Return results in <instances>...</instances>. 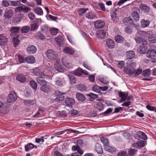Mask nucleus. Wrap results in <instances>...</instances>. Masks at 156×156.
Instances as JSON below:
<instances>
[{
    "mask_svg": "<svg viewBox=\"0 0 156 156\" xmlns=\"http://www.w3.org/2000/svg\"><path fill=\"white\" fill-rule=\"evenodd\" d=\"M139 35L143 37H146L148 41L152 43H156V37L152 36L150 33H148L145 31H140L138 32Z\"/></svg>",
    "mask_w": 156,
    "mask_h": 156,
    "instance_id": "nucleus-1",
    "label": "nucleus"
},
{
    "mask_svg": "<svg viewBox=\"0 0 156 156\" xmlns=\"http://www.w3.org/2000/svg\"><path fill=\"white\" fill-rule=\"evenodd\" d=\"M147 57L149 58L150 60L152 62H156V51L154 50H149L146 54Z\"/></svg>",
    "mask_w": 156,
    "mask_h": 156,
    "instance_id": "nucleus-2",
    "label": "nucleus"
},
{
    "mask_svg": "<svg viewBox=\"0 0 156 156\" xmlns=\"http://www.w3.org/2000/svg\"><path fill=\"white\" fill-rule=\"evenodd\" d=\"M46 55L47 58L50 59L58 60V58L55 51L52 49L48 50L46 51Z\"/></svg>",
    "mask_w": 156,
    "mask_h": 156,
    "instance_id": "nucleus-3",
    "label": "nucleus"
},
{
    "mask_svg": "<svg viewBox=\"0 0 156 156\" xmlns=\"http://www.w3.org/2000/svg\"><path fill=\"white\" fill-rule=\"evenodd\" d=\"M17 99L16 93L14 91L11 92L7 97V101L9 103L15 101Z\"/></svg>",
    "mask_w": 156,
    "mask_h": 156,
    "instance_id": "nucleus-4",
    "label": "nucleus"
},
{
    "mask_svg": "<svg viewBox=\"0 0 156 156\" xmlns=\"http://www.w3.org/2000/svg\"><path fill=\"white\" fill-rule=\"evenodd\" d=\"M140 12V10L138 8H136L135 9V11L131 13V17L133 20L134 21H138L140 19V16L138 12Z\"/></svg>",
    "mask_w": 156,
    "mask_h": 156,
    "instance_id": "nucleus-5",
    "label": "nucleus"
},
{
    "mask_svg": "<svg viewBox=\"0 0 156 156\" xmlns=\"http://www.w3.org/2000/svg\"><path fill=\"white\" fill-rule=\"evenodd\" d=\"M106 34V31L102 30H98L96 33V35L97 37L101 39L105 37Z\"/></svg>",
    "mask_w": 156,
    "mask_h": 156,
    "instance_id": "nucleus-6",
    "label": "nucleus"
},
{
    "mask_svg": "<svg viewBox=\"0 0 156 156\" xmlns=\"http://www.w3.org/2000/svg\"><path fill=\"white\" fill-rule=\"evenodd\" d=\"M27 50L28 53L30 55L35 53L37 51V48L34 46L30 45L27 48Z\"/></svg>",
    "mask_w": 156,
    "mask_h": 156,
    "instance_id": "nucleus-7",
    "label": "nucleus"
},
{
    "mask_svg": "<svg viewBox=\"0 0 156 156\" xmlns=\"http://www.w3.org/2000/svg\"><path fill=\"white\" fill-rule=\"evenodd\" d=\"M8 42V38L5 36L4 34H0V44L4 46Z\"/></svg>",
    "mask_w": 156,
    "mask_h": 156,
    "instance_id": "nucleus-8",
    "label": "nucleus"
},
{
    "mask_svg": "<svg viewBox=\"0 0 156 156\" xmlns=\"http://www.w3.org/2000/svg\"><path fill=\"white\" fill-rule=\"evenodd\" d=\"M59 58H58V60H55L56 62L55 64V68L56 70H58L60 72H63L64 71V69L62 68L60 64V62L59 61Z\"/></svg>",
    "mask_w": 156,
    "mask_h": 156,
    "instance_id": "nucleus-9",
    "label": "nucleus"
},
{
    "mask_svg": "<svg viewBox=\"0 0 156 156\" xmlns=\"http://www.w3.org/2000/svg\"><path fill=\"white\" fill-rule=\"evenodd\" d=\"M106 44L109 48L112 49L115 47V42L112 40L107 39H106Z\"/></svg>",
    "mask_w": 156,
    "mask_h": 156,
    "instance_id": "nucleus-10",
    "label": "nucleus"
},
{
    "mask_svg": "<svg viewBox=\"0 0 156 156\" xmlns=\"http://www.w3.org/2000/svg\"><path fill=\"white\" fill-rule=\"evenodd\" d=\"M13 15V12L11 9L7 10L4 13V17L5 19H8L11 18Z\"/></svg>",
    "mask_w": 156,
    "mask_h": 156,
    "instance_id": "nucleus-11",
    "label": "nucleus"
},
{
    "mask_svg": "<svg viewBox=\"0 0 156 156\" xmlns=\"http://www.w3.org/2000/svg\"><path fill=\"white\" fill-rule=\"evenodd\" d=\"M24 147L25 151L26 152H28L34 148H37V147L36 146L34 145L31 143H29L25 145Z\"/></svg>",
    "mask_w": 156,
    "mask_h": 156,
    "instance_id": "nucleus-12",
    "label": "nucleus"
},
{
    "mask_svg": "<svg viewBox=\"0 0 156 156\" xmlns=\"http://www.w3.org/2000/svg\"><path fill=\"white\" fill-rule=\"evenodd\" d=\"M74 103V100L73 98L68 97L66 98L65 100V103L68 106H71L72 107L71 105H73Z\"/></svg>",
    "mask_w": 156,
    "mask_h": 156,
    "instance_id": "nucleus-13",
    "label": "nucleus"
},
{
    "mask_svg": "<svg viewBox=\"0 0 156 156\" xmlns=\"http://www.w3.org/2000/svg\"><path fill=\"white\" fill-rule=\"evenodd\" d=\"M63 52L66 54L70 55H73L74 54L75 51L72 48L69 47H65L63 49Z\"/></svg>",
    "mask_w": 156,
    "mask_h": 156,
    "instance_id": "nucleus-14",
    "label": "nucleus"
},
{
    "mask_svg": "<svg viewBox=\"0 0 156 156\" xmlns=\"http://www.w3.org/2000/svg\"><path fill=\"white\" fill-rule=\"evenodd\" d=\"M36 80L37 83L42 86L46 85L47 84V82L42 77H38L37 78Z\"/></svg>",
    "mask_w": 156,
    "mask_h": 156,
    "instance_id": "nucleus-15",
    "label": "nucleus"
},
{
    "mask_svg": "<svg viewBox=\"0 0 156 156\" xmlns=\"http://www.w3.org/2000/svg\"><path fill=\"white\" fill-rule=\"evenodd\" d=\"M105 25V23L103 21L98 20L94 23V26L97 28H101L103 27Z\"/></svg>",
    "mask_w": 156,
    "mask_h": 156,
    "instance_id": "nucleus-16",
    "label": "nucleus"
},
{
    "mask_svg": "<svg viewBox=\"0 0 156 156\" xmlns=\"http://www.w3.org/2000/svg\"><path fill=\"white\" fill-rule=\"evenodd\" d=\"M124 71L127 74L131 75L134 73L135 69L133 67L130 68L128 67H125Z\"/></svg>",
    "mask_w": 156,
    "mask_h": 156,
    "instance_id": "nucleus-17",
    "label": "nucleus"
},
{
    "mask_svg": "<svg viewBox=\"0 0 156 156\" xmlns=\"http://www.w3.org/2000/svg\"><path fill=\"white\" fill-rule=\"evenodd\" d=\"M119 97L121 98L119 101L120 103H122L126 101L128 96L127 94H125L121 91L119 92Z\"/></svg>",
    "mask_w": 156,
    "mask_h": 156,
    "instance_id": "nucleus-18",
    "label": "nucleus"
},
{
    "mask_svg": "<svg viewBox=\"0 0 156 156\" xmlns=\"http://www.w3.org/2000/svg\"><path fill=\"white\" fill-rule=\"evenodd\" d=\"M67 131H70L72 133H75L78 134L79 133V132L77 130H74L72 129H66L63 130L61 131H58L56 132V134L57 135H60L62 134H63L64 133L66 132Z\"/></svg>",
    "mask_w": 156,
    "mask_h": 156,
    "instance_id": "nucleus-19",
    "label": "nucleus"
},
{
    "mask_svg": "<svg viewBox=\"0 0 156 156\" xmlns=\"http://www.w3.org/2000/svg\"><path fill=\"white\" fill-rule=\"evenodd\" d=\"M83 73H84L85 75H87L88 74L87 72L84 73L82 69L80 68H78L74 72V74L75 75L79 76H81Z\"/></svg>",
    "mask_w": 156,
    "mask_h": 156,
    "instance_id": "nucleus-20",
    "label": "nucleus"
},
{
    "mask_svg": "<svg viewBox=\"0 0 156 156\" xmlns=\"http://www.w3.org/2000/svg\"><path fill=\"white\" fill-rule=\"evenodd\" d=\"M141 25L142 27L145 28L148 26L150 23L149 20L142 19L141 20Z\"/></svg>",
    "mask_w": 156,
    "mask_h": 156,
    "instance_id": "nucleus-21",
    "label": "nucleus"
},
{
    "mask_svg": "<svg viewBox=\"0 0 156 156\" xmlns=\"http://www.w3.org/2000/svg\"><path fill=\"white\" fill-rule=\"evenodd\" d=\"M95 150L98 154H101L103 152L102 147L99 144H96L95 145Z\"/></svg>",
    "mask_w": 156,
    "mask_h": 156,
    "instance_id": "nucleus-22",
    "label": "nucleus"
},
{
    "mask_svg": "<svg viewBox=\"0 0 156 156\" xmlns=\"http://www.w3.org/2000/svg\"><path fill=\"white\" fill-rule=\"evenodd\" d=\"M123 21L126 25H131L133 24V21L132 19L129 17H126L124 18Z\"/></svg>",
    "mask_w": 156,
    "mask_h": 156,
    "instance_id": "nucleus-23",
    "label": "nucleus"
},
{
    "mask_svg": "<svg viewBox=\"0 0 156 156\" xmlns=\"http://www.w3.org/2000/svg\"><path fill=\"white\" fill-rule=\"evenodd\" d=\"M86 18L89 20L93 19L96 17V15L91 12L87 13L85 15Z\"/></svg>",
    "mask_w": 156,
    "mask_h": 156,
    "instance_id": "nucleus-24",
    "label": "nucleus"
},
{
    "mask_svg": "<svg viewBox=\"0 0 156 156\" xmlns=\"http://www.w3.org/2000/svg\"><path fill=\"white\" fill-rule=\"evenodd\" d=\"M26 61L28 63L33 64L35 62L34 57L33 56H29L25 58Z\"/></svg>",
    "mask_w": 156,
    "mask_h": 156,
    "instance_id": "nucleus-25",
    "label": "nucleus"
},
{
    "mask_svg": "<svg viewBox=\"0 0 156 156\" xmlns=\"http://www.w3.org/2000/svg\"><path fill=\"white\" fill-rule=\"evenodd\" d=\"M137 51L140 53L143 54L147 51V48L143 45H140L138 48Z\"/></svg>",
    "mask_w": 156,
    "mask_h": 156,
    "instance_id": "nucleus-26",
    "label": "nucleus"
},
{
    "mask_svg": "<svg viewBox=\"0 0 156 156\" xmlns=\"http://www.w3.org/2000/svg\"><path fill=\"white\" fill-rule=\"evenodd\" d=\"M33 11L38 15L42 16L43 14V11L41 8L36 7L33 9Z\"/></svg>",
    "mask_w": 156,
    "mask_h": 156,
    "instance_id": "nucleus-27",
    "label": "nucleus"
},
{
    "mask_svg": "<svg viewBox=\"0 0 156 156\" xmlns=\"http://www.w3.org/2000/svg\"><path fill=\"white\" fill-rule=\"evenodd\" d=\"M126 56L127 59H131L135 56L134 51H127L126 52Z\"/></svg>",
    "mask_w": 156,
    "mask_h": 156,
    "instance_id": "nucleus-28",
    "label": "nucleus"
},
{
    "mask_svg": "<svg viewBox=\"0 0 156 156\" xmlns=\"http://www.w3.org/2000/svg\"><path fill=\"white\" fill-rule=\"evenodd\" d=\"M20 29V27H12L10 29L11 35L12 36L18 33Z\"/></svg>",
    "mask_w": 156,
    "mask_h": 156,
    "instance_id": "nucleus-29",
    "label": "nucleus"
},
{
    "mask_svg": "<svg viewBox=\"0 0 156 156\" xmlns=\"http://www.w3.org/2000/svg\"><path fill=\"white\" fill-rule=\"evenodd\" d=\"M55 40L58 44L60 46H62L63 43V39L61 36H58L55 38Z\"/></svg>",
    "mask_w": 156,
    "mask_h": 156,
    "instance_id": "nucleus-30",
    "label": "nucleus"
},
{
    "mask_svg": "<svg viewBox=\"0 0 156 156\" xmlns=\"http://www.w3.org/2000/svg\"><path fill=\"white\" fill-rule=\"evenodd\" d=\"M76 96L77 99L80 101H83L86 99L85 96L80 93H77L76 94Z\"/></svg>",
    "mask_w": 156,
    "mask_h": 156,
    "instance_id": "nucleus-31",
    "label": "nucleus"
},
{
    "mask_svg": "<svg viewBox=\"0 0 156 156\" xmlns=\"http://www.w3.org/2000/svg\"><path fill=\"white\" fill-rule=\"evenodd\" d=\"M95 107L99 111H100L103 109L104 105L102 103L98 102L95 105Z\"/></svg>",
    "mask_w": 156,
    "mask_h": 156,
    "instance_id": "nucleus-32",
    "label": "nucleus"
},
{
    "mask_svg": "<svg viewBox=\"0 0 156 156\" xmlns=\"http://www.w3.org/2000/svg\"><path fill=\"white\" fill-rule=\"evenodd\" d=\"M16 79L21 82H23L26 80V77L22 75H18L16 77Z\"/></svg>",
    "mask_w": 156,
    "mask_h": 156,
    "instance_id": "nucleus-33",
    "label": "nucleus"
},
{
    "mask_svg": "<svg viewBox=\"0 0 156 156\" xmlns=\"http://www.w3.org/2000/svg\"><path fill=\"white\" fill-rule=\"evenodd\" d=\"M137 135L139 137L144 140H146L147 139L146 135L144 133L142 132H138L137 133Z\"/></svg>",
    "mask_w": 156,
    "mask_h": 156,
    "instance_id": "nucleus-34",
    "label": "nucleus"
},
{
    "mask_svg": "<svg viewBox=\"0 0 156 156\" xmlns=\"http://www.w3.org/2000/svg\"><path fill=\"white\" fill-rule=\"evenodd\" d=\"M101 142L103 144L104 147L105 146V145H108L109 144V143L108 139L106 137H102L100 139Z\"/></svg>",
    "mask_w": 156,
    "mask_h": 156,
    "instance_id": "nucleus-35",
    "label": "nucleus"
},
{
    "mask_svg": "<svg viewBox=\"0 0 156 156\" xmlns=\"http://www.w3.org/2000/svg\"><path fill=\"white\" fill-rule=\"evenodd\" d=\"M104 148L105 151L109 152H113L115 151V149L113 147L109 146V144L108 145H105V146Z\"/></svg>",
    "mask_w": 156,
    "mask_h": 156,
    "instance_id": "nucleus-36",
    "label": "nucleus"
},
{
    "mask_svg": "<svg viewBox=\"0 0 156 156\" xmlns=\"http://www.w3.org/2000/svg\"><path fill=\"white\" fill-rule=\"evenodd\" d=\"M140 7L141 9L144 10L145 12H148L149 11V7L144 4H140Z\"/></svg>",
    "mask_w": 156,
    "mask_h": 156,
    "instance_id": "nucleus-37",
    "label": "nucleus"
},
{
    "mask_svg": "<svg viewBox=\"0 0 156 156\" xmlns=\"http://www.w3.org/2000/svg\"><path fill=\"white\" fill-rule=\"evenodd\" d=\"M30 30L29 27L28 26H24L22 27L21 30L22 33H26L28 32Z\"/></svg>",
    "mask_w": 156,
    "mask_h": 156,
    "instance_id": "nucleus-38",
    "label": "nucleus"
},
{
    "mask_svg": "<svg viewBox=\"0 0 156 156\" xmlns=\"http://www.w3.org/2000/svg\"><path fill=\"white\" fill-rule=\"evenodd\" d=\"M88 9V8H81L80 9L78 10L79 12V14L80 16H82L86 12Z\"/></svg>",
    "mask_w": 156,
    "mask_h": 156,
    "instance_id": "nucleus-39",
    "label": "nucleus"
},
{
    "mask_svg": "<svg viewBox=\"0 0 156 156\" xmlns=\"http://www.w3.org/2000/svg\"><path fill=\"white\" fill-rule=\"evenodd\" d=\"M12 40L13 44L15 47H16L20 42L19 39L17 37H14L12 38Z\"/></svg>",
    "mask_w": 156,
    "mask_h": 156,
    "instance_id": "nucleus-40",
    "label": "nucleus"
},
{
    "mask_svg": "<svg viewBox=\"0 0 156 156\" xmlns=\"http://www.w3.org/2000/svg\"><path fill=\"white\" fill-rule=\"evenodd\" d=\"M40 89L41 91L45 93L48 92L50 90L49 87L48 86H46V85L41 86L40 88Z\"/></svg>",
    "mask_w": 156,
    "mask_h": 156,
    "instance_id": "nucleus-41",
    "label": "nucleus"
},
{
    "mask_svg": "<svg viewBox=\"0 0 156 156\" xmlns=\"http://www.w3.org/2000/svg\"><path fill=\"white\" fill-rule=\"evenodd\" d=\"M151 70L149 69L144 70L142 73V75L144 76H148L150 74Z\"/></svg>",
    "mask_w": 156,
    "mask_h": 156,
    "instance_id": "nucleus-42",
    "label": "nucleus"
},
{
    "mask_svg": "<svg viewBox=\"0 0 156 156\" xmlns=\"http://www.w3.org/2000/svg\"><path fill=\"white\" fill-rule=\"evenodd\" d=\"M30 84L31 86L33 89L36 90L37 88V84L36 83L34 80H32L30 81Z\"/></svg>",
    "mask_w": 156,
    "mask_h": 156,
    "instance_id": "nucleus-43",
    "label": "nucleus"
},
{
    "mask_svg": "<svg viewBox=\"0 0 156 156\" xmlns=\"http://www.w3.org/2000/svg\"><path fill=\"white\" fill-rule=\"evenodd\" d=\"M62 62L63 64L68 68H70L72 67V64L68 62H65V59L64 58H63L62 60Z\"/></svg>",
    "mask_w": 156,
    "mask_h": 156,
    "instance_id": "nucleus-44",
    "label": "nucleus"
},
{
    "mask_svg": "<svg viewBox=\"0 0 156 156\" xmlns=\"http://www.w3.org/2000/svg\"><path fill=\"white\" fill-rule=\"evenodd\" d=\"M78 88L79 90L81 91H83L86 90V86L82 84H79L78 86Z\"/></svg>",
    "mask_w": 156,
    "mask_h": 156,
    "instance_id": "nucleus-45",
    "label": "nucleus"
},
{
    "mask_svg": "<svg viewBox=\"0 0 156 156\" xmlns=\"http://www.w3.org/2000/svg\"><path fill=\"white\" fill-rule=\"evenodd\" d=\"M64 99V97L62 95H58L55 99V101H63Z\"/></svg>",
    "mask_w": 156,
    "mask_h": 156,
    "instance_id": "nucleus-46",
    "label": "nucleus"
},
{
    "mask_svg": "<svg viewBox=\"0 0 156 156\" xmlns=\"http://www.w3.org/2000/svg\"><path fill=\"white\" fill-rule=\"evenodd\" d=\"M18 60L20 63H22L26 61L25 58L24 57L21 55H18Z\"/></svg>",
    "mask_w": 156,
    "mask_h": 156,
    "instance_id": "nucleus-47",
    "label": "nucleus"
},
{
    "mask_svg": "<svg viewBox=\"0 0 156 156\" xmlns=\"http://www.w3.org/2000/svg\"><path fill=\"white\" fill-rule=\"evenodd\" d=\"M69 77L71 84H74L76 82V79L75 76H69Z\"/></svg>",
    "mask_w": 156,
    "mask_h": 156,
    "instance_id": "nucleus-48",
    "label": "nucleus"
},
{
    "mask_svg": "<svg viewBox=\"0 0 156 156\" xmlns=\"http://www.w3.org/2000/svg\"><path fill=\"white\" fill-rule=\"evenodd\" d=\"M38 27V25L36 23L32 24L31 25L30 29L31 31H35L37 30Z\"/></svg>",
    "mask_w": 156,
    "mask_h": 156,
    "instance_id": "nucleus-49",
    "label": "nucleus"
},
{
    "mask_svg": "<svg viewBox=\"0 0 156 156\" xmlns=\"http://www.w3.org/2000/svg\"><path fill=\"white\" fill-rule=\"evenodd\" d=\"M86 95L90 97V98L95 99L98 98V95L96 94H94L92 93H90L88 94H87Z\"/></svg>",
    "mask_w": 156,
    "mask_h": 156,
    "instance_id": "nucleus-50",
    "label": "nucleus"
},
{
    "mask_svg": "<svg viewBox=\"0 0 156 156\" xmlns=\"http://www.w3.org/2000/svg\"><path fill=\"white\" fill-rule=\"evenodd\" d=\"M123 38V37L119 35L116 36L115 37V42L118 43L120 42L121 41H122Z\"/></svg>",
    "mask_w": 156,
    "mask_h": 156,
    "instance_id": "nucleus-51",
    "label": "nucleus"
},
{
    "mask_svg": "<svg viewBox=\"0 0 156 156\" xmlns=\"http://www.w3.org/2000/svg\"><path fill=\"white\" fill-rule=\"evenodd\" d=\"M35 142L37 143H40L42 142L43 143L44 142V137L42 136L41 138H36L35 139Z\"/></svg>",
    "mask_w": 156,
    "mask_h": 156,
    "instance_id": "nucleus-52",
    "label": "nucleus"
},
{
    "mask_svg": "<svg viewBox=\"0 0 156 156\" xmlns=\"http://www.w3.org/2000/svg\"><path fill=\"white\" fill-rule=\"evenodd\" d=\"M58 29H57L55 28L50 29V31L51 34L53 35H56L58 33Z\"/></svg>",
    "mask_w": 156,
    "mask_h": 156,
    "instance_id": "nucleus-53",
    "label": "nucleus"
},
{
    "mask_svg": "<svg viewBox=\"0 0 156 156\" xmlns=\"http://www.w3.org/2000/svg\"><path fill=\"white\" fill-rule=\"evenodd\" d=\"M92 90L95 92L99 93L100 91V87L97 85L94 86L93 87Z\"/></svg>",
    "mask_w": 156,
    "mask_h": 156,
    "instance_id": "nucleus-54",
    "label": "nucleus"
},
{
    "mask_svg": "<svg viewBox=\"0 0 156 156\" xmlns=\"http://www.w3.org/2000/svg\"><path fill=\"white\" fill-rule=\"evenodd\" d=\"M98 5L100 7L101 10L105 12L106 11V9L105 6V5L104 3L102 2H99L98 3Z\"/></svg>",
    "mask_w": 156,
    "mask_h": 156,
    "instance_id": "nucleus-55",
    "label": "nucleus"
},
{
    "mask_svg": "<svg viewBox=\"0 0 156 156\" xmlns=\"http://www.w3.org/2000/svg\"><path fill=\"white\" fill-rule=\"evenodd\" d=\"M139 147H142L145 146V141L143 140H140L137 142Z\"/></svg>",
    "mask_w": 156,
    "mask_h": 156,
    "instance_id": "nucleus-56",
    "label": "nucleus"
},
{
    "mask_svg": "<svg viewBox=\"0 0 156 156\" xmlns=\"http://www.w3.org/2000/svg\"><path fill=\"white\" fill-rule=\"evenodd\" d=\"M29 18L31 20H33L35 18V15L32 12H30L28 14Z\"/></svg>",
    "mask_w": 156,
    "mask_h": 156,
    "instance_id": "nucleus-57",
    "label": "nucleus"
},
{
    "mask_svg": "<svg viewBox=\"0 0 156 156\" xmlns=\"http://www.w3.org/2000/svg\"><path fill=\"white\" fill-rule=\"evenodd\" d=\"M82 36L87 40H88L90 37L86 33L84 32H82L81 33Z\"/></svg>",
    "mask_w": 156,
    "mask_h": 156,
    "instance_id": "nucleus-58",
    "label": "nucleus"
},
{
    "mask_svg": "<svg viewBox=\"0 0 156 156\" xmlns=\"http://www.w3.org/2000/svg\"><path fill=\"white\" fill-rule=\"evenodd\" d=\"M9 2L11 3L10 4L11 6H17L18 4V2H20V1H11Z\"/></svg>",
    "mask_w": 156,
    "mask_h": 156,
    "instance_id": "nucleus-59",
    "label": "nucleus"
},
{
    "mask_svg": "<svg viewBox=\"0 0 156 156\" xmlns=\"http://www.w3.org/2000/svg\"><path fill=\"white\" fill-rule=\"evenodd\" d=\"M146 108L150 111H154L156 110L155 108L153 106H151L149 105H147L146 106Z\"/></svg>",
    "mask_w": 156,
    "mask_h": 156,
    "instance_id": "nucleus-60",
    "label": "nucleus"
},
{
    "mask_svg": "<svg viewBox=\"0 0 156 156\" xmlns=\"http://www.w3.org/2000/svg\"><path fill=\"white\" fill-rule=\"evenodd\" d=\"M125 63L123 61L119 62L118 64V67L120 68H123L124 66Z\"/></svg>",
    "mask_w": 156,
    "mask_h": 156,
    "instance_id": "nucleus-61",
    "label": "nucleus"
},
{
    "mask_svg": "<svg viewBox=\"0 0 156 156\" xmlns=\"http://www.w3.org/2000/svg\"><path fill=\"white\" fill-rule=\"evenodd\" d=\"M37 36L41 40H44L45 38L44 35L41 33L39 32L37 34Z\"/></svg>",
    "mask_w": 156,
    "mask_h": 156,
    "instance_id": "nucleus-62",
    "label": "nucleus"
},
{
    "mask_svg": "<svg viewBox=\"0 0 156 156\" xmlns=\"http://www.w3.org/2000/svg\"><path fill=\"white\" fill-rule=\"evenodd\" d=\"M113 109L110 108H108L104 112L103 114L105 115H107L109 113L112 112V111Z\"/></svg>",
    "mask_w": 156,
    "mask_h": 156,
    "instance_id": "nucleus-63",
    "label": "nucleus"
},
{
    "mask_svg": "<svg viewBox=\"0 0 156 156\" xmlns=\"http://www.w3.org/2000/svg\"><path fill=\"white\" fill-rule=\"evenodd\" d=\"M126 152L125 151H122L119 152L117 154V156H125Z\"/></svg>",
    "mask_w": 156,
    "mask_h": 156,
    "instance_id": "nucleus-64",
    "label": "nucleus"
}]
</instances>
